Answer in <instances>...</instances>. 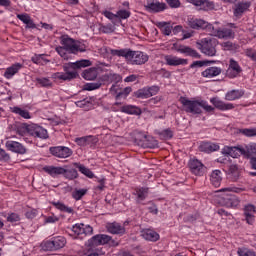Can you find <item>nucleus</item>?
I'll return each instance as SVG.
<instances>
[{
	"mask_svg": "<svg viewBox=\"0 0 256 256\" xmlns=\"http://www.w3.org/2000/svg\"><path fill=\"white\" fill-rule=\"evenodd\" d=\"M36 82L38 85H40V87H53V82H51L49 78H36Z\"/></svg>",
	"mask_w": 256,
	"mask_h": 256,
	"instance_id": "obj_54",
	"label": "nucleus"
},
{
	"mask_svg": "<svg viewBox=\"0 0 256 256\" xmlns=\"http://www.w3.org/2000/svg\"><path fill=\"white\" fill-rule=\"evenodd\" d=\"M246 57H249L252 61H256V51L253 48H248L245 50Z\"/></svg>",
	"mask_w": 256,
	"mask_h": 256,
	"instance_id": "obj_64",
	"label": "nucleus"
},
{
	"mask_svg": "<svg viewBox=\"0 0 256 256\" xmlns=\"http://www.w3.org/2000/svg\"><path fill=\"white\" fill-rule=\"evenodd\" d=\"M73 165L74 167H76V169L80 171V173H82V175H85V177H88V179H93L95 177V174L93 173V171L85 167V165L77 162H75Z\"/></svg>",
	"mask_w": 256,
	"mask_h": 256,
	"instance_id": "obj_36",
	"label": "nucleus"
},
{
	"mask_svg": "<svg viewBox=\"0 0 256 256\" xmlns=\"http://www.w3.org/2000/svg\"><path fill=\"white\" fill-rule=\"evenodd\" d=\"M209 33L212 37H217L218 39H235V32L227 27L215 29L213 26Z\"/></svg>",
	"mask_w": 256,
	"mask_h": 256,
	"instance_id": "obj_9",
	"label": "nucleus"
},
{
	"mask_svg": "<svg viewBox=\"0 0 256 256\" xmlns=\"http://www.w3.org/2000/svg\"><path fill=\"white\" fill-rule=\"evenodd\" d=\"M137 97H139V99H149V97H151L149 88H143L139 90L137 93Z\"/></svg>",
	"mask_w": 256,
	"mask_h": 256,
	"instance_id": "obj_58",
	"label": "nucleus"
},
{
	"mask_svg": "<svg viewBox=\"0 0 256 256\" xmlns=\"http://www.w3.org/2000/svg\"><path fill=\"white\" fill-rule=\"evenodd\" d=\"M244 137H256V127L254 128H241L238 130Z\"/></svg>",
	"mask_w": 256,
	"mask_h": 256,
	"instance_id": "obj_50",
	"label": "nucleus"
},
{
	"mask_svg": "<svg viewBox=\"0 0 256 256\" xmlns=\"http://www.w3.org/2000/svg\"><path fill=\"white\" fill-rule=\"evenodd\" d=\"M210 102L212 105H214V107H216V109H219V111H231V109H235L233 104L225 103L219 100V98H212L210 99Z\"/></svg>",
	"mask_w": 256,
	"mask_h": 256,
	"instance_id": "obj_24",
	"label": "nucleus"
},
{
	"mask_svg": "<svg viewBox=\"0 0 256 256\" xmlns=\"http://www.w3.org/2000/svg\"><path fill=\"white\" fill-rule=\"evenodd\" d=\"M108 81H111V83H119L121 81V75L115 74V73H110L107 75Z\"/></svg>",
	"mask_w": 256,
	"mask_h": 256,
	"instance_id": "obj_63",
	"label": "nucleus"
},
{
	"mask_svg": "<svg viewBox=\"0 0 256 256\" xmlns=\"http://www.w3.org/2000/svg\"><path fill=\"white\" fill-rule=\"evenodd\" d=\"M5 147L8 151L17 153V155H27V148L18 141L7 140Z\"/></svg>",
	"mask_w": 256,
	"mask_h": 256,
	"instance_id": "obj_14",
	"label": "nucleus"
},
{
	"mask_svg": "<svg viewBox=\"0 0 256 256\" xmlns=\"http://www.w3.org/2000/svg\"><path fill=\"white\" fill-rule=\"evenodd\" d=\"M229 171L230 179L232 181H237V179H239V169L237 168V165H231Z\"/></svg>",
	"mask_w": 256,
	"mask_h": 256,
	"instance_id": "obj_53",
	"label": "nucleus"
},
{
	"mask_svg": "<svg viewBox=\"0 0 256 256\" xmlns=\"http://www.w3.org/2000/svg\"><path fill=\"white\" fill-rule=\"evenodd\" d=\"M148 9L155 13H161V11H165V9H167V4L160 3L158 0L157 2L150 3V7H148Z\"/></svg>",
	"mask_w": 256,
	"mask_h": 256,
	"instance_id": "obj_42",
	"label": "nucleus"
},
{
	"mask_svg": "<svg viewBox=\"0 0 256 256\" xmlns=\"http://www.w3.org/2000/svg\"><path fill=\"white\" fill-rule=\"evenodd\" d=\"M43 171L48 173L50 177H57V175H63V173H65V168L56 166H44Z\"/></svg>",
	"mask_w": 256,
	"mask_h": 256,
	"instance_id": "obj_32",
	"label": "nucleus"
},
{
	"mask_svg": "<svg viewBox=\"0 0 256 256\" xmlns=\"http://www.w3.org/2000/svg\"><path fill=\"white\" fill-rule=\"evenodd\" d=\"M56 53H58V55H60V57H62V59H69V52L67 51V48H64V46H58L56 47Z\"/></svg>",
	"mask_w": 256,
	"mask_h": 256,
	"instance_id": "obj_56",
	"label": "nucleus"
},
{
	"mask_svg": "<svg viewBox=\"0 0 256 256\" xmlns=\"http://www.w3.org/2000/svg\"><path fill=\"white\" fill-rule=\"evenodd\" d=\"M187 3H192L196 7H211L213 4L208 0H186Z\"/></svg>",
	"mask_w": 256,
	"mask_h": 256,
	"instance_id": "obj_52",
	"label": "nucleus"
},
{
	"mask_svg": "<svg viewBox=\"0 0 256 256\" xmlns=\"http://www.w3.org/2000/svg\"><path fill=\"white\" fill-rule=\"evenodd\" d=\"M64 175L65 179H69V181H73V179H77L79 177V173L75 168L72 169H65L64 172L62 173Z\"/></svg>",
	"mask_w": 256,
	"mask_h": 256,
	"instance_id": "obj_45",
	"label": "nucleus"
},
{
	"mask_svg": "<svg viewBox=\"0 0 256 256\" xmlns=\"http://www.w3.org/2000/svg\"><path fill=\"white\" fill-rule=\"evenodd\" d=\"M161 139H172L173 138V131L171 129H165L159 133Z\"/></svg>",
	"mask_w": 256,
	"mask_h": 256,
	"instance_id": "obj_62",
	"label": "nucleus"
},
{
	"mask_svg": "<svg viewBox=\"0 0 256 256\" xmlns=\"http://www.w3.org/2000/svg\"><path fill=\"white\" fill-rule=\"evenodd\" d=\"M253 5L252 1L249 0H242L239 1L238 3L235 4L234 10H233V15L237 19H241L249 9H251V6Z\"/></svg>",
	"mask_w": 256,
	"mask_h": 256,
	"instance_id": "obj_12",
	"label": "nucleus"
},
{
	"mask_svg": "<svg viewBox=\"0 0 256 256\" xmlns=\"http://www.w3.org/2000/svg\"><path fill=\"white\" fill-rule=\"evenodd\" d=\"M97 75H99V69L95 67L88 68L82 72V77L86 81H95Z\"/></svg>",
	"mask_w": 256,
	"mask_h": 256,
	"instance_id": "obj_29",
	"label": "nucleus"
},
{
	"mask_svg": "<svg viewBox=\"0 0 256 256\" xmlns=\"http://www.w3.org/2000/svg\"><path fill=\"white\" fill-rule=\"evenodd\" d=\"M50 153L59 159H67V157L73 155V150L66 146H55L50 147Z\"/></svg>",
	"mask_w": 256,
	"mask_h": 256,
	"instance_id": "obj_15",
	"label": "nucleus"
},
{
	"mask_svg": "<svg viewBox=\"0 0 256 256\" xmlns=\"http://www.w3.org/2000/svg\"><path fill=\"white\" fill-rule=\"evenodd\" d=\"M164 61L166 65H169V67H179V65H187L189 63L187 59L179 58L174 55L164 56Z\"/></svg>",
	"mask_w": 256,
	"mask_h": 256,
	"instance_id": "obj_18",
	"label": "nucleus"
},
{
	"mask_svg": "<svg viewBox=\"0 0 256 256\" xmlns=\"http://www.w3.org/2000/svg\"><path fill=\"white\" fill-rule=\"evenodd\" d=\"M115 25L116 24H99V31L100 33H104L106 35L114 33L115 32Z\"/></svg>",
	"mask_w": 256,
	"mask_h": 256,
	"instance_id": "obj_44",
	"label": "nucleus"
},
{
	"mask_svg": "<svg viewBox=\"0 0 256 256\" xmlns=\"http://www.w3.org/2000/svg\"><path fill=\"white\" fill-rule=\"evenodd\" d=\"M102 15H104V17H106V19H109V21H111V23L113 25H117L118 21H117V14H114L113 12L109 11V10H104L101 12Z\"/></svg>",
	"mask_w": 256,
	"mask_h": 256,
	"instance_id": "obj_51",
	"label": "nucleus"
},
{
	"mask_svg": "<svg viewBox=\"0 0 256 256\" xmlns=\"http://www.w3.org/2000/svg\"><path fill=\"white\" fill-rule=\"evenodd\" d=\"M237 253L239 256H256L253 250L247 248H239Z\"/></svg>",
	"mask_w": 256,
	"mask_h": 256,
	"instance_id": "obj_57",
	"label": "nucleus"
},
{
	"mask_svg": "<svg viewBox=\"0 0 256 256\" xmlns=\"http://www.w3.org/2000/svg\"><path fill=\"white\" fill-rule=\"evenodd\" d=\"M243 189L237 188L235 186L225 187L219 190L220 193H224L222 197L219 198V203L222 207H227L228 209H233L239 205V199L233 193H241Z\"/></svg>",
	"mask_w": 256,
	"mask_h": 256,
	"instance_id": "obj_3",
	"label": "nucleus"
},
{
	"mask_svg": "<svg viewBox=\"0 0 256 256\" xmlns=\"http://www.w3.org/2000/svg\"><path fill=\"white\" fill-rule=\"evenodd\" d=\"M11 160V155L5 151V149L0 148V161L2 163H8Z\"/></svg>",
	"mask_w": 256,
	"mask_h": 256,
	"instance_id": "obj_59",
	"label": "nucleus"
},
{
	"mask_svg": "<svg viewBox=\"0 0 256 256\" xmlns=\"http://www.w3.org/2000/svg\"><path fill=\"white\" fill-rule=\"evenodd\" d=\"M245 95L243 90H231L225 94L226 101H237V99H241Z\"/></svg>",
	"mask_w": 256,
	"mask_h": 256,
	"instance_id": "obj_33",
	"label": "nucleus"
},
{
	"mask_svg": "<svg viewBox=\"0 0 256 256\" xmlns=\"http://www.w3.org/2000/svg\"><path fill=\"white\" fill-rule=\"evenodd\" d=\"M110 53L114 57H124L127 61H131L132 65H145L149 61V55L141 51H132L131 49H111Z\"/></svg>",
	"mask_w": 256,
	"mask_h": 256,
	"instance_id": "obj_1",
	"label": "nucleus"
},
{
	"mask_svg": "<svg viewBox=\"0 0 256 256\" xmlns=\"http://www.w3.org/2000/svg\"><path fill=\"white\" fill-rule=\"evenodd\" d=\"M221 175H222V173H221L220 170H214L211 173L210 181H211V184L213 185V187H220L221 186V181H222Z\"/></svg>",
	"mask_w": 256,
	"mask_h": 256,
	"instance_id": "obj_38",
	"label": "nucleus"
},
{
	"mask_svg": "<svg viewBox=\"0 0 256 256\" xmlns=\"http://www.w3.org/2000/svg\"><path fill=\"white\" fill-rule=\"evenodd\" d=\"M179 102L183 105L184 111L192 115H201L203 109L207 111V113L214 111L213 106L209 105L205 100H189V98L181 96Z\"/></svg>",
	"mask_w": 256,
	"mask_h": 256,
	"instance_id": "obj_2",
	"label": "nucleus"
},
{
	"mask_svg": "<svg viewBox=\"0 0 256 256\" xmlns=\"http://www.w3.org/2000/svg\"><path fill=\"white\" fill-rule=\"evenodd\" d=\"M148 136L147 133L136 130L134 132V141L139 147H144Z\"/></svg>",
	"mask_w": 256,
	"mask_h": 256,
	"instance_id": "obj_34",
	"label": "nucleus"
},
{
	"mask_svg": "<svg viewBox=\"0 0 256 256\" xmlns=\"http://www.w3.org/2000/svg\"><path fill=\"white\" fill-rule=\"evenodd\" d=\"M188 25L191 27V29H206L207 31H211L213 29V24H209V22L203 20V19H198L195 17H188Z\"/></svg>",
	"mask_w": 256,
	"mask_h": 256,
	"instance_id": "obj_13",
	"label": "nucleus"
},
{
	"mask_svg": "<svg viewBox=\"0 0 256 256\" xmlns=\"http://www.w3.org/2000/svg\"><path fill=\"white\" fill-rule=\"evenodd\" d=\"M45 54H36L34 55L31 60L35 63V65H42L43 61H46V63H49V60H45Z\"/></svg>",
	"mask_w": 256,
	"mask_h": 256,
	"instance_id": "obj_55",
	"label": "nucleus"
},
{
	"mask_svg": "<svg viewBox=\"0 0 256 256\" xmlns=\"http://www.w3.org/2000/svg\"><path fill=\"white\" fill-rule=\"evenodd\" d=\"M85 195H87V189H75L72 192V198H74L75 201H81Z\"/></svg>",
	"mask_w": 256,
	"mask_h": 256,
	"instance_id": "obj_49",
	"label": "nucleus"
},
{
	"mask_svg": "<svg viewBox=\"0 0 256 256\" xmlns=\"http://www.w3.org/2000/svg\"><path fill=\"white\" fill-rule=\"evenodd\" d=\"M26 131L28 135L34 137V139L45 140L49 137V132L47 131V129L37 124H30V126H26Z\"/></svg>",
	"mask_w": 256,
	"mask_h": 256,
	"instance_id": "obj_8",
	"label": "nucleus"
},
{
	"mask_svg": "<svg viewBox=\"0 0 256 256\" xmlns=\"http://www.w3.org/2000/svg\"><path fill=\"white\" fill-rule=\"evenodd\" d=\"M133 195H135L137 203L145 201L149 197V187L138 186L134 189Z\"/></svg>",
	"mask_w": 256,
	"mask_h": 256,
	"instance_id": "obj_23",
	"label": "nucleus"
},
{
	"mask_svg": "<svg viewBox=\"0 0 256 256\" xmlns=\"http://www.w3.org/2000/svg\"><path fill=\"white\" fill-rule=\"evenodd\" d=\"M222 153L224 155H228L229 157H233V159H237V157H241V155L247 158V144L238 146H224Z\"/></svg>",
	"mask_w": 256,
	"mask_h": 256,
	"instance_id": "obj_6",
	"label": "nucleus"
},
{
	"mask_svg": "<svg viewBox=\"0 0 256 256\" xmlns=\"http://www.w3.org/2000/svg\"><path fill=\"white\" fill-rule=\"evenodd\" d=\"M52 205L53 207H56L58 211H62V213H68L69 215H73V213H75L72 207H69L62 202H52Z\"/></svg>",
	"mask_w": 256,
	"mask_h": 256,
	"instance_id": "obj_40",
	"label": "nucleus"
},
{
	"mask_svg": "<svg viewBox=\"0 0 256 256\" xmlns=\"http://www.w3.org/2000/svg\"><path fill=\"white\" fill-rule=\"evenodd\" d=\"M189 168L193 175H203L205 173V165L197 159L190 160L189 162Z\"/></svg>",
	"mask_w": 256,
	"mask_h": 256,
	"instance_id": "obj_19",
	"label": "nucleus"
},
{
	"mask_svg": "<svg viewBox=\"0 0 256 256\" xmlns=\"http://www.w3.org/2000/svg\"><path fill=\"white\" fill-rule=\"evenodd\" d=\"M73 235H76V239H83L87 235H93V227L85 224H75L71 229Z\"/></svg>",
	"mask_w": 256,
	"mask_h": 256,
	"instance_id": "obj_10",
	"label": "nucleus"
},
{
	"mask_svg": "<svg viewBox=\"0 0 256 256\" xmlns=\"http://www.w3.org/2000/svg\"><path fill=\"white\" fill-rule=\"evenodd\" d=\"M228 71L229 72L232 71V77H237V75H239L243 71V69L239 65L238 61H235L234 59H231Z\"/></svg>",
	"mask_w": 256,
	"mask_h": 256,
	"instance_id": "obj_39",
	"label": "nucleus"
},
{
	"mask_svg": "<svg viewBox=\"0 0 256 256\" xmlns=\"http://www.w3.org/2000/svg\"><path fill=\"white\" fill-rule=\"evenodd\" d=\"M133 91L131 87L121 88L119 95L115 96V100L119 101V99H127L129 97V94Z\"/></svg>",
	"mask_w": 256,
	"mask_h": 256,
	"instance_id": "obj_48",
	"label": "nucleus"
},
{
	"mask_svg": "<svg viewBox=\"0 0 256 256\" xmlns=\"http://www.w3.org/2000/svg\"><path fill=\"white\" fill-rule=\"evenodd\" d=\"M244 217L248 225H253V223H255V207L253 205L249 204L245 206Z\"/></svg>",
	"mask_w": 256,
	"mask_h": 256,
	"instance_id": "obj_27",
	"label": "nucleus"
},
{
	"mask_svg": "<svg viewBox=\"0 0 256 256\" xmlns=\"http://www.w3.org/2000/svg\"><path fill=\"white\" fill-rule=\"evenodd\" d=\"M99 139H97V137L95 136H83V137H78L75 138L74 142L76 143V145H78L79 147H95L98 143Z\"/></svg>",
	"mask_w": 256,
	"mask_h": 256,
	"instance_id": "obj_16",
	"label": "nucleus"
},
{
	"mask_svg": "<svg viewBox=\"0 0 256 256\" xmlns=\"http://www.w3.org/2000/svg\"><path fill=\"white\" fill-rule=\"evenodd\" d=\"M109 111L113 113H123V109H125V104L123 102L116 101L108 107Z\"/></svg>",
	"mask_w": 256,
	"mask_h": 256,
	"instance_id": "obj_46",
	"label": "nucleus"
},
{
	"mask_svg": "<svg viewBox=\"0 0 256 256\" xmlns=\"http://www.w3.org/2000/svg\"><path fill=\"white\" fill-rule=\"evenodd\" d=\"M78 76V73L56 72L53 73L51 77L55 81H72V79H77Z\"/></svg>",
	"mask_w": 256,
	"mask_h": 256,
	"instance_id": "obj_22",
	"label": "nucleus"
},
{
	"mask_svg": "<svg viewBox=\"0 0 256 256\" xmlns=\"http://www.w3.org/2000/svg\"><path fill=\"white\" fill-rule=\"evenodd\" d=\"M123 113H125L126 115H141V113H143V111H141V108L135 106V105H131V104H124V109H123Z\"/></svg>",
	"mask_w": 256,
	"mask_h": 256,
	"instance_id": "obj_35",
	"label": "nucleus"
},
{
	"mask_svg": "<svg viewBox=\"0 0 256 256\" xmlns=\"http://www.w3.org/2000/svg\"><path fill=\"white\" fill-rule=\"evenodd\" d=\"M217 39L215 38H204L201 40V51L208 57H215L217 55Z\"/></svg>",
	"mask_w": 256,
	"mask_h": 256,
	"instance_id": "obj_7",
	"label": "nucleus"
},
{
	"mask_svg": "<svg viewBox=\"0 0 256 256\" xmlns=\"http://www.w3.org/2000/svg\"><path fill=\"white\" fill-rule=\"evenodd\" d=\"M221 71H222L221 68L217 66H212L202 71L201 75L206 79H213V77H218V75H221Z\"/></svg>",
	"mask_w": 256,
	"mask_h": 256,
	"instance_id": "obj_28",
	"label": "nucleus"
},
{
	"mask_svg": "<svg viewBox=\"0 0 256 256\" xmlns=\"http://www.w3.org/2000/svg\"><path fill=\"white\" fill-rule=\"evenodd\" d=\"M111 241V236L107 234H98L88 240L90 247H97L98 245H107Z\"/></svg>",
	"mask_w": 256,
	"mask_h": 256,
	"instance_id": "obj_17",
	"label": "nucleus"
},
{
	"mask_svg": "<svg viewBox=\"0 0 256 256\" xmlns=\"http://www.w3.org/2000/svg\"><path fill=\"white\" fill-rule=\"evenodd\" d=\"M61 46L67 50L68 53L77 55V53H85L87 46L81 42H77L75 39L69 37V35H62L60 37Z\"/></svg>",
	"mask_w": 256,
	"mask_h": 256,
	"instance_id": "obj_4",
	"label": "nucleus"
},
{
	"mask_svg": "<svg viewBox=\"0 0 256 256\" xmlns=\"http://www.w3.org/2000/svg\"><path fill=\"white\" fill-rule=\"evenodd\" d=\"M159 147V141H157L155 138L152 136H147L146 141L144 142V149H155Z\"/></svg>",
	"mask_w": 256,
	"mask_h": 256,
	"instance_id": "obj_43",
	"label": "nucleus"
},
{
	"mask_svg": "<svg viewBox=\"0 0 256 256\" xmlns=\"http://www.w3.org/2000/svg\"><path fill=\"white\" fill-rule=\"evenodd\" d=\"M142 237L146 241H152L153 243H155V241H159L160 236L159 233H157L153 229H144L142 230Z\"/></svg>",
	"mask_w": 256,
	"mask_h": 256,
	"instance_id": "obj_30",
	"label": "nucleus"
},
{
	"mask_svg": "<svg viewBox=\"0 0 256 256\" xmlns=\"http://www.w3.org/2000/svg\"><path fill=\"white\" fill-rule=\"evenodd\" d=\"M247 158L251 157V155H256V143L246 144Z\"/></svg>",
	"mask_w": 256,
	"mask_h": 256,
	"instance_id": "obj_61",
	"label": "nucleus"
},
{
	"mask_svg": "<svg viewBox=\"0 0 256 256\" xmlns=\"http://www.w3.org/2000/svg\"><path fill=\"white\" fill-rule=\"evenodd\" d=\"M21 69H23V64L21 63L12 64L10 67L6 68L5 70V73H4L5 79H13V77H15V75H17V73H19Z\"/></svg>",
	"mask_w": 256,
	"mask_h": 256,
	"instance_id": "obj_25",
	"label": "nucleus"
},
{
	"mask_svg": "<svg viewBox=\"0 0 256 256\" xmlns=\"http://www.w3.org/2000/svg\"><path fill=\"white\" fill-rule=\"evenodd\" d=\"M131 17V11L120 9L116 12V18L118 23H121L122 19H129Z\"/></svg>",
	"mask_w": 256,
	"mask_h": 256,
	"instance_id": "obj_47",
	"label": "nucleus"
},
{
	"mask_svg": "<svg viewBox=\"0 0 256 256\" xmlns=\"http://www.w3.org/2000/svg\"><path fill=\"white\" fill-rule=\"evenodd\" d=\"M67 245V239L64 236H55L42 242L43 251H59Z\"/></svg>",
	"mask_w": 256,
	"mask_h": 256,
	"instance_id": "obj_5",
	"label": "nucleus"
},
{
	"mask_svg": "<svg viewBox=\"0 0 256 256\" xmlns=\"http://www.w3.org/2000/svg\"><path fill=\"white\" fill-rule=\"evenodd\" d=\"M199 151L202 153H213L219 151V144L213 142H201L199 145Z\"/></svg>",
	"mask_w": 256,
	"mask_h": 256,
	"instance_id": "obj_26",
	"label": "nucleus"
},
{
	"mask_svg": "<svg viewBox=\"0 0 256 256\" xmlns=\"http://www.w3.org/2000/svg\"><path fill=\"white\" fill-rule=\"evenodd\" d=\"M156 27L160 29L163 35L169 36L173 33V26L167 22H157Z\"/></svg>",
	"mask_w": 256,
	"mask_h": 256,
	"instance_id": "obj_37",
	"label": "nucleus"
},
{
	"mask_svg": "<svg viewBox=\"0 0 256 256\" xmlns=\"http://www.w3.org/2000/svg\"><path fill=\"white\" fill-rule=\"evenodd\" d=\"M91 65L92 63L90 62V60L81 59L76 62H69L68 64H64L63 71L64 73H77L76 71H71V69H83L85 67H91Z\"/></svg>",
	"mask_w": 256,
	"mask_h": 256,
	"instance_id": "obj_11",
	"label": "nucleus"
},
{
	"mask_svg": "<svg viewBox=\"0 0 256 256\" xmlns=\"http://www.w3.org/2000/svg\"><path fill=\"white\" fill-rule=\"evenodd\" d=\"M108 233L112 235H125V226L117 222L108 223L106 225Z\"/></svg>",
	"mask_w": 256,
	"mask_h": 256,
	"instance_id": "obj_20",
	"label": "nucleus"
},
{
	"mask_svg": "<svg viewBox=\"0 0 256 256\" xmlns=\"http://www.w3.org/2000/svg\"><path fill=\"white\" fill-rule=\"evenodd\" d=\"M17 19L26 25V29H37V25H35L29 14H17Z\"/></svg>",
	"mask_w": 256,
	"mask_h": 256,
	"instance_id": "obj_31",
	"label": "nucleus"
},
{
	"mask_svg": "<svg viewBox=\"0 0 256 256\" xmlns=\"http://www.w3.org/2000/svg\"><path fill=\"white\" fill-rule=\"evenodd\" d=\"M12 113H15V115H19L22 117V119H31V113H29L27 110L22 109L19 106H14L11 108Z\"/></svg>",
	"mask_w": 256,
	"mask_h": 256,
	"instance_id": "obj_41",
	"label": "nucleus"
},
{
	"mask_svg": "<svg viewBox=\"0 0 256 256\" xmlns=\"http://www.w3.org/2000/svg\"><path fill=\"white\" fill-rule=\"evenodd\" d=\"M176 51L178 53H182L183 55H186L187 57H193L194 59H199V57H201V55H199V52H197V50L185 45L178 46L176 48Z\"/></svg>",
	"mask_w": 256,
	"mask_h": 256,
	"instance_id": "obj_21",
	"label": "nucleus"
},
{
	"mask_svg": "<svg viewBox=\"0 0 256 256\" xmlns=\"http://www.w3.org/2000/svg\"><path fill=\"white\" fill-rule=\"evenodd\" d=\"M101 85H102L101 82L87 83L85 85V90L86 91H95L96 89H99L101 87Z\"/></svg>",
	"mask_w": 256,
	"mask_h": 256,
	"instance_id": "obj_60",
	"label": "nucleus"
}]
</instances>
